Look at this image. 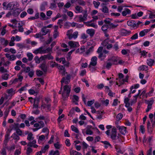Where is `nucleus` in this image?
I'll return each instance as SVG.
<instances>
[{"label": "nucleus", "instance_id": "obj_1", "mask_svg": "<svg viewBox=\"0 0 155 155\" xmlns=\"http://www.w3.org/2000/svg\"><path fill=\"white\" fill-rule=\"evenodd\" d=\"M71 86L66 85L63 87V90L62 93V99L63 100L65 101L68 97L71 91Z\"/></svg>", "mask_w": 155, "mask_h": 155}, {"label": "nucleus", "instance_id": "obj_2", "mask_svg": "<svg viewBox=\"0 0 155 155\" xmlns=\"http://www.w3.org/2000/svg\"><path fill=\"white\" fill-rule=\"evenodd\" d=\"M84 12L85 13H84L83 16L81 15L78 16L79 19L77 21H78L81 22L87 20L88 16L87 10H85Z\"/></svg>", "mask_w": 155, "mask_h": 155}, {"label": "nucleus", "instance_id": "obj_3", "mask_svg": "<svg viewBox=\"0 0 155 155\" xmlns=\"http://www.w3.org/2000/svg\"><path fill=\"white\" fill-rule=\"evenodd\" d=\"M91 62L88 66L89 68H91V66H95L97 64V58L96 56H94L91 59Z\"/></svg>", "mask_w": 155, "mask_h": 155}, {"label": "nucleus", "instance_id": "obj_4", "mask_svg": "<svg viewBox=\"0 0 155 155\" xmlns=\"http://www.w3.org/2000/svg\"><path fill=\"white\" fill-rule=\"evenodd\" d=\"M120 34L123 36L128 35L131 33V31H127L124 29H121L120 31Z\"/></svg>", "mask_w": 155, "mask_h": 155}, {"label": "nucleus", "instance_id": "obj_5", "mask_svg": "<svg viewBox=\"0 0 155 155\" xmlns=\"http://www.w3.org/2000/svg\"><path fill=\"white\" fill-rule=\"evenodd\" d=\"M69 45L72 48L78 47L79 45V43L77 42H74L73 41H70L68 42Z\"/></svg>", "mask_w": 155, "mask_h": 155}, {"label": "nucleus", "instance_id": "obj_6", "mask_svg": "<svg viewBox=\"0 0 155 155\" xmlns=\"http://www.w3.org/2000/svg\"><path fill=\"white\" fill-rule=\"evenodd\" d=\"M53 57L50 54H49L47 55H45L41 57V61L45 60L46 59H48V60L53 59Z\"/></svg>", "mask_w": 155, "mask_h": 155}, {"label": "nucleus", "instance_id": "obj_7", "mask_svg": "<svg viewBox=\"0 0 155 155\" xmlns=\"http://www.w3.org/2000/svg\"><path fill=\"white\" fill-rule=\"evenodd\" d=\"M5 55L8 59L11 61H13L16 58V56L14 54L10 55L9 54L7 53Z\"/></svg>", "mask_w": 155, "mask_h": 155}, {"label": "nucleus", "instance_id": "obj_8", "mask_svg": "<svg viewBox=\"0 0 155 155\" xmlns=\"http://www.w3.org/2000/svg\"><path fill=\"white\" fill-rule=\"evenodd\" d=\"M20 12V10L19 8H17L15 10H12V15L15 17H17Z\"/></svg>", "mask_w": 155, "mask_h": 155}, {"label": "nucleus", "instance_id": "obj_9", "mask_svg": "<svg viewBox=\"0 0 155 155\" xmlns=\"http://www.w3.org/2000/svg\"><path fill=\"white\" fill-rule=\"evenodd\" d=\"M127 24L129 26L133 28L136 27V23L134 20L128 21L127 22Z\"/></svg>", "mask_w": 155, "mask_h": 155}, {"label": "nucleus", "instance_id": "obj_10", "mask_svg": "<svg viewBox=\"0 0 155 155\" xmlns=\"http://www.w3.org/2000/svg\"><path fill=\"white\" fill-rule=\"evenodd\" d=\"M18 78H15L12 81V84L15 83L16 82L19 81L21 82L22 81L23 79V77L20 75H18Z\"/></svg>", "mask_w": 155, "mask_h": 155}, {"label": "nucleus", "instance_id": "obj_11", "mask_svg": "<svg viewBox=\"0 0 155 155\" xmlns=\"http://www.w3.org/2000/svg\"><path fill=\"white\" fill-rule=\"evenodd\" d=\"M42 48L43 47H40L38 48L35 50L33 52L36 54H37L38 53L41 54L45 53V52H44V51L42 50Z\"/></svg>", "mask_w": 155, "mask_h": 155}, {"label": "nucleus", "instance_id": "obj_12", "mask_svg": "<svg viewBox=\"0 0 155 155\" xmlns=\"http://www.w3.org/2000/svg\"><path fill=\"white\" fill-rule=\"evenodd\" d=\"M126 127L124 126H121L119 127L118 129L120 132L123 135H124L126 132Z\"/></svg>", "mask_w": 155, "mask_h": 155}, {"label": "nucleus", "instance_id": "obj_13", "mask_svg": "<svg viewBox=\"0 0 155 155\" xmlns=\"http://www.w3.org/2000/svg\"><path fill=\"white\" fill-rule=\"evenodd\" d=\"M8 40H5L4 38H0V44L6 46L8 44Z\"/></svg>", "mask_w": 155, "mask_h": 155}, {"label": "nucleus", "instance_id": "obj_14", "mask_svg": "<svg viewBox=\"0 0 155 155\" xmlns=\"http://www.w3.org/2000/svg\"><path fill=\"white\" fill-rule=\"evenodd\" d=\"M131 13L130 10L128 8H125L122 12V14L123 16H125L127 14H130Z\"/></svg>", "mask_w": 155, "mask_h": 155}, {"label": "nucleus", "instance_id": "obj_15", "mask_svg": "<svg viewBox=\"0 0 155 155\" xmlns=\"http://www.w3.org/2000/svg\"><path fill=\"white\" fill-rule=\"evenodd\" d=\"M40 67L45 73H46L47 71V67L45 63H43L41 64L40 65Z\"/></svg>", "mask_w": 155, "mask_h": 155}, {"label": "nucleus", "instance_id": "obj_16", "mask_svg": "<svg viewBox=\"0 0 155 155\" xmlns=\"http://www.w3.org/2000/svg\"><path fill=\"white\" fill-rule=\"evenodd\" d=\"M87 32L90 35V36L92 37L95 34V31L93 29H88L87 31Z\"/></svg>", "mask_w": 155, "mask_h": 155}, {"label": "nucleus", "instance_id": "obj_17", "mask_svg": "<svg viewBox=\"0 0 155 155\" xmlns=\"http://www.w3.org/2000/svg\"><path fill=\"white\" fill-rule=\"evenodd\" d=\"M45 35V33H44V32H42V31L41 30L39 33L36 34L35 35V36L36 38L41 37L43 38V37L42 36Z\"/></svg>", "mask_w": 155, "mask_h": 155}, {"label": "nucleus", "instance_id": "obj_18", "mask_svg": "<svg viewBox=\"0 0 155 155\" xmlns=\"http://www.w3.org/2000/svg\"><path fill=\"white\" fill-rule=\"evenodd\" d=\"M108 28V25L107 24H105L102 26L101 29L104 33H106L107 32V30Z\"/></svg>", "mask_w": 155, "mask_h": 155}, {"label": "nucleus", "instance_id": "obj_19", "mask_svg": "<svg viewBox=\"0 0 155 155\" xmlns=\"http://www.w3.org/2000/svg\"><path fill=\"white\" fill-rule=\"evenodd\" d=\"M107 61H110L111 62L112 64H115V63L117 62V60L116 58L115 57H112L108 59Z\"/></svg>", "mask_w": 155, "mask_h": 155}, {"label": "nucleus", "instance_id": "obj_20", "mask_svg": "<svg viewBox=\"0 0 155 155\" xmlns=\"http://www.w3.org/2000/svg\"><path fill=\"white\" fill-rule=\"evenodd\" d=\"M152 127H151L150 123L149 121H148L147 124V131L149 133H151L153 131Z\"/></svg>", "mask_w": 155, "mask_h": 155}, {"label": "nucleus", "instance_id": "obj_21", "mask_svg": "<svg viewBox=\"0 0 155 155\" xmlns=\"http://www.w3.org/2000/svg\"><path fill=\"white\" fill-rule=\"evenodd\" d=\"M101 142L103 143H104V144L105 145V146H104V147L105 148H107L108 147H111V145L107 141H101Z\"/></svg>", "mask_w": 155, "mask_h": 155}, {"label": "nucleus", "instance_id": "obj_22", "mask_svg": "<svg viewBox=\"0 0 155 155\" xmlns=\"http://www.w3.org/2000/svg\"><path fill=\"white\" fill-rule=\"evenodd\" d=\"M129 99L128 98H125L124 99V103L125 104V106L126 107H128L129 106H130V104L129 102Z\"/></svg>", "mask_w": 155, "mask_h": 155}, {"label": "nucleus", "instance_id": "obj_23", "mask_svg": "<svg viewBox=\"0 0 155 155\" xmlns=\"http://www.w3.org/2000/svg\"><path fill=\"white\" fill-rule=\"evenodd\" d=\"M47 5V2H43L41 5L40 10L41 11H43L45 9V6Z\"/></svg>", "mask_w": 155, "mask_h": 155}, {"label": "nucleus", "instance_id": "obj_24", "mask_svg": "<svg viewBox=\"0 0 155 155\" xmlns=\"http://www.w3.org/2000/svg\"><path fill=\"white\" fill-rule=\"evenodd\" d=\"M113 142L116 144H117V143L122 142L123 141L119 137V136H117V137L116 138V139L113 140Z\"/></svg>", "mask_w": 155, "mask_h": 155}, {"label": "nucleus", "instance_id": "obj_25", "mask_svg": "<svg viewBox=\"0 0 155 155\" xmlns=\"http://www.w3.org/2000/svg\"><path fill=\"white\" fill-rule=\"evenodd\" d=\"M115 148L117 152L120 153H123L120 150V147L119 145L117 144H115Z\"/></svg>", "mask_w": 155, "mask_h": 155}, {"label": "nucleus", "instance_id": "obj_26", "mask_svg": "<svg viewBox=\"0 0 155 155\" xmlns=\"http://www.w3.org/2000/svg\"><path fill=\"white\" fill-rule=\"evenodd\" d=\"M49 147V145H45V147H42L41 150L40 151L42 153H45L46 150L48 149Z\"/></svg>", "mask_w": 155, "mask_h": 155}, {"label": "nucleus", "instance_id": "obj_27", "mask_svg": "<svg viewBox=\"0 0 155 155\" xmlns=\"http://www.w3.org/2000/svg\"><path fill=\"white\" fill-rule=\"evenodd\" d=\"M154 62V60H152L151 59H150L147 60V64L149 66H152Z\"/></svg>", "mask_w": 155, "mask_h": 155}, {"label": "nucleus", "instance_id": "obj_28", "mask_svg": "<svg viewBox=\"0 0 155 155\" xmlns=\"http://www.w3.org/2000/svg\"><path fill=\"white\" fill-rule=\"evenodd\" d=\"M27 56L28 57V60L29 61H31L32 60L33 56L31 53H28L27 54Z\"/></svg>", "mask_w": 155, "mask_h": 155}, {"label": "nucleus", "instance_id": "obj_29", "mask_svg": "<svg viewBox=\"0 0 155 155\" xmlns=\"http://www.w3.org/2000/svg\"><path fill=\"white\" fill-rule=\"evenodd\" d=\"M9 76V74L7 73L4 74L2 75V78L3 80H7L8 79Z\"/></svg>", "mask_w": 155, "mask_h": 155}, {"label": "nucleus", "instance_id": "obj_30", "mask_svg": "<svg viewBox=\"0 0 155 155\" xmlns=\"http://www.w3.org/2000/svg\"><path fill=\"white\" fill-rule=\"evenodd\" d=\"M50 155H59V153L58 150H57L55 151L51 150L49 153Z\"/></svg>", "mask_w": 155, "mask_h": 155}, {"label": "nucleus", "instance_id": "obj_31", "mask_svg": "<svg viewBox=\"0 0 155 155\" xmlns=\"http://www.w3.org/2000/svg\"><path fill=\"white\" fill-rule=\"evenodd\" d=\"M75 10L78 12H81L83 10L82 8L81 7L79 6H77L75 7Z\"/></svg>", "mask_w": 155, "mask_h": 155}, {"label": "nucleus", "instance_id": "obj_32", "mask_svg": "<svg viewBox=\"0 0 155 155\" xmlns=\"http://www.w3.org/2000/svg\"><path fill=\"white\" fill-rule=\"evenodd\" d=\"M102 12L105 13H107L108 12V9L107 7L106 6H104L103 8L101 9Z\"/></svg>", "mask_w": 155, "mask_h": 155}, {"label": "nucleus", "instance_id": "obj_33", "mask_svg": "<svg viewBox=\"0 0 155 155\" xmlns=\"http://www.w3.org/2000/svg\"><path fill=\"white\" fill-rule=\"evenodd\" d=\"M33 134L31 133L28 134L27 137V139L29 141L33 140L34 137H32Z\"/></svg>", "mask_w": 155, "mask_h": 155}, {"label": "nucleus", "instance_id": "obj_34", "mask_svg": "<svg viewBox=\"0 0 155 155\" xmlns=\"http://www.w3.org/2000/svg\"><path fill=\"white\" fill-rule=\"evenodd\" d=\"M12 137L13 139L16 140H18L20 139L19 136L17 135L15 133H13Z\"/></svg>", "mask_w": 155, "mask_h": 155}, {"label": "nucleus", "instance_id": "obj_35", "mask_svg": "<svg viewBox=\"0 0 155 155\" xmlns=\"http://www.w3.org/2000/svg\"><path fill=\"white\" fill-rule=\"evenodd\" d=\"M71 129L73 131L75 132V133H79V131L77 128L75 127L73 125H72L71 127Z\"/></svg>", "mask_w": 155, "mask_h": 155}, {"label": "nucleus", "instance_id": "obj_36", "mask_svg": "<svg viewBox=\"0 0 155 155\" xmlns=\"http://www.w3.org/2000/svg\"><path fill=\"white\" fill-rule=\"evenodd\" d=\"M108 38L102 42V45L104 46H106L107 44H108Z\"/></svg>", "mask_w": 155, "mask_h": 155}, {"label": "nucleus", "instance_id": "obj_37", "mask_svg": "<svg viewBox=\"0 0 155 155\" xmlns=\"http://www.w3.org/2000/svg\"><path fill=\"white\" fill-rule=\"evenodd\" d=\"M147 68L148 67L147 66L145 65H142L139 67V69L140 71H143L144 70H147Z\"/></svg>", "mask_w": 155, "mask_h": 155}, {"label": "nucleus", "instance_id": "obj_38", "mask_svg": "<svg viewBox=\"0 0 155 155\" xmlns=\"http://www.w3.org/2000/svg\"><path fill=\"white\" fill-rule=\"evenodd\" d=\"M34 59L35 61V62L37 63H39L40 62V60H41V57L39 58L38 56H35Z\"/></svg>", "mask_w": 155, "mask_h": 155}, {"label": "nucleus", "instance_id": "obj_39", "mask_svg": "<svg viewBox=\"0 0 155 155\" xmlns=\"http://www.w3.org/2000/svg\"><path fill=\"white\" fill-rule=\"evenodd\" d=\"M26 150V154L27 155H30V153L32 152V149L30 147H28Z\"/></svg>", "mask_w": 155, "mask_h": 155}, {"label": "nucleus", "instance_id": "obj_40", "mask_svg": "<svg viewBox=\"0 0 155 155\" xmlns=\"http://www.w3.org/2000/svg\"><path fill=\"white\" fill-rule=\"evenodd\" d=\"M46 29V28H45V27L44 26L41 29L42 32H44V33H45L46 35L49 32V29Z\"/></svg>", "mask_w": 155, "mask_h": 155}, {"label": "nucleus", "instance_id": "obj_41", "mask_svg": "<svg viewBox=\"0 0 155 155\" xmlns=\"http://www.w3.org/2000/svg\"><path fill=\"white\" fill-rule=\"evenodd\" d=\"M45 139V136L42 135L41 136H40L39 137L38 139V142H41V141L42 140H44Z\"/></svg>", "mask_w": 155, "mask_h": 155}, {"label": "nucleus", "instance_id": "obj_42", "mask_svg": "<svg viewBox=\"0 0 155 155\" xmlns=\"http://www.w3.org/2000/svg\"><path fill=\"white\" fill-rule=\"evenodd\" d=\"M65 79H67L68 81H67V83H69L70 81L71 75L70 74H67L66 76L65 77Z\"/></svg>", "mask_w": 155, "mask_h": 155}, {"label": "nucleus", "instance_id": "obj_43", "mask_svg": "<svg viewBox=\"0 0 155 155\" xmlns=\"http://www.w3.org/2000/svg\"><path fill=\"white\" fill-rule=\"evenodd\" d=\"M117 134H111L110 135V137L113 140L116 139V138L117 137Z\"/></svg>", "mask_w": 155, "mask_h": 155}, {"label": "nucleus", "instance_id": "obj_44", "mask_svg": "<svg viewBox=\"0 0 155 155\" xmlns=\"http://www.w3.org/2000/svg\"><path fill=\"white\" fill-rule=\"evenodd\" d=\"M108 25V28H115L118 25H114L113 23H110L109 25Z\"/></svg>", "mask_w": 155, "mask_h": 155}, {"label": "nucleus", "instance_id": "obj_45", "mask_svg": "<svg viewBox=\"0 0 155 155\" xmlns=\"http://www.w3.org/2000/svg\"><path fill=\"white\" fill-rule=\"evenodd\" d=\"M36 73L38 76H41L43 74L42 72L40 70H37Z\"/></svg>", "mask_w": 155, "mask_h": 155}, {"label": "nucleus", "instance_id": "obj_46", "mask_svg": "<svg viewBox=\"0 0 155 155\" xmlns=\"http://www.w3.org/2000/svg\"><path fill=\"white\" fill-rule=\"evenodd\" d=\"M94 102V100L88 101L87 102V105L88 106H91Z\"/></svg>", "mask_w": 155, "mask_h": 155}, {"label": "nucleus", "instance_id": "obj_47", "mask_svg": "<svg viewBox=\"0 0 155 155\" xmlns=\"http://www.w3.org/2000/svg\"><path fill=\"white\" fill-rule=\"evenodd\" d=\"M138 38V35L137 33H136L130 38V39L132 40H135L137 39Z\"/></svg>", "mask_w": 155, "mask_h": 155}, {"label": "nucleus", "instance_id": "obj_48", "mask_svg": "<svg viewBox=\"0 0 155 155\" xmlns=\"http://www.w3.org/2000/svg\"><path fill=\"white\" fill-rule=\"evenodd\" d=\"M154 102L153 100L150 101L148 100L146 101V103L148 105L152 106Z\"/></svg>", "mask_w": 155, "mask_h": 155}, {"label": "nucleus", "instance_id": "obj_49", "mask_svg": "<svg viewBox=\"0 0 155 155\" xmlns=\"http://www.w3.org/2000/svg\"><path fill=\"white\" fill-rule=\"evenodd\" d=\"M9 112V110H8L7 109H6L5 111L4 114H5V116L4 117V119L5 120H6L7 117L8 113Z\"/></svg>", "mask_w": 155, "mask_h": 155}, {"label": "nucleus", "instance_id": "obj_50", "mask_svg": "<svg viewBox=\"0 0 155 155\" xmlns=\"http://www.w3.org/2000/svg\"><path fill=\"white\" fill-rule=\"evenodd\" d=\"M40 16L41 17H42L43 19L44 20L48 19V18H46V15H45V14L43 12H42L41 13Z\"/></svg>", "mask_w": 155, "mask_h": 155}, {"label": "nucleus", "instance_id": "obj_51", "mask_svg": "<svg viewBox=\"0 0 155 155\" xmlns=\"http://www.w3.org/2000/svg\"><path fill=\"white\" fill-rule=\"evenodd\" d=\"M93 4L94 5V6L95 8H97L100 4V2H97L95 1H94L93 2Z\"/></svg>", "mask_w": 155, "mask_h": 155}, {"label": "nucleus", "instance_id": "obj_52", "mask_svg": "<svg viewBox=\"0 0 155 155\" xmlns=\"http://www.w3.org/2000/svg\"><path fill=\"white\" fill-rule=\"evenodd\" d=\"M13 10V8L11 9V11L10 12H8L7 14L6 15V17L7 18H9L10 16L12 15V10Z\"/></svg>", "mask_w": 155, "mask_h": 155}, {"label": "nucleus", "instance_id": "obj_53", "mask_svg": "<svg viewBox=\"0 0 155 155\" xmlns=\"http://www.w3.org/2000/svg\"><path fill=\"white\" fill-rule=\"evenodd\" d=\"M140 129L141 132L143 134H144L145 132V128L143 125L140 126Z\"/></svg>", "mask_w": 155, "mask_h": 155}, {"label": "nucleus", "instance_id": "obj_54", "mask_svg": "<svg viewBox=\"0 0 155 155\" xmlns=\"http://www.w3.org/2000/svg\"><path fill=\"white\" fill-rule=\"evenodd\" d=\"M19 124L18 123H15L13 127L15 130H16L17 129H19Z\"/></svg>", "mask_w": 155, "mask_h": 155}, {"label": "nucleus", "instance_id": "obj_55", "mask_svg": "<svg viewBox=\"0 0 155 155\" xmlns=\"http://www.w3.org/2000/svg\"><path fill=\"white\" fill-rule=\"evenodd\" d=\"M123 114H118L116 117L117 119H118V120H120L123 117Z\"/></svg>", "mask_w": 155, "mask_h": 155}, {"label": "nucleus", "instance_id": "obj_56", "mask_svg": "<svg viewBox=\"0 0 155 155\" xmlns=\"http://www.w3.org/2000/svg\"><path fill=\"white\" fill-rule=\"evenodd\" d=\"M74 51V50H72L68 53L67 54L68 57H67V58L68 60L69 59H70V56L71 54L72 53V52Z\"/></svg>", "mask_w": 155, "mask_h": 155}, {"label": "nucleus", "instance_id": "obj_57", "mask_svg": "<svg viewBox=\"0 0 155 155\" xmlns=\"http://www.w3.org/2000/svg\"><path fill=\"white\" fill-rule=\"evenodd\" d=\"M78 3L80 5L83 6L84 5H85V2L84 1L81 0L78 1Z\"/></svg>", "mask_w": 155, "mask_h": 155}, {"label": "nucleus", "instance_id": "obj_58", "mask_svg": "<svg viewBox=\"0 0 155 155\" xmlns=\"http://www.w3.org/2000/svg\"><path fill=\"white\" fill-rule=\"evenodd\" d=\"M12 5V4L11 3H9L7 5L6 8H3L5 10H7L9 8H10L11 7Z\"/></svg>", "mask_w": 155, "mask_h": 155}, {"label": "nucleus", "instance_id": "obj_59", "mask_svg": "<svg viewBox=\"0 0 155 155\" xmlns=\"http://www.w3.org/2000/svg\"><path fill=\"white\" fill-rule=\"evenodd\" d=\"M64 114H62L61 116H59L58 119V122L59 123H60L61 121V119H62L64 117Z\"/></svg>", "mask_w": 155, "mask_h": 155}, {"label": "nucleus", "instance_id": "obj_60", "mask_svg": "<svg viewBox=\"0 0 155 155\" xmlns=\"http://www.w3.org/2000/svg\"><path fill=\"white\" fill-rule=\"evenodd\" d=\"M86 134L87 135H91L93 134V132L91 130H87L86 131Z\"/></svg>", "mask_w": 155, "mask_h": 155}, {"label": "nucleus", "instance_id": "obj_61", "mask_svg": "<svg viewBox=\"0 0 155 155\" xmlns=\"http://www.w3.org/2000/svg\"><path fill=\"white\" fill-rule=\"evenodd\" d=\"M101 102L103 104H105L106 106H107L109 104V101L106 99L105 101L101 100Z\"/></svg>", "mask_w": 155, "mask_h": 155}, {"label": "nucleus", "instance_id": "obj_62", "mask_svg": "<svg viewBox=\"0 0 155 155\" xmlns=\"http://www.w3.org/2000/svg\"><path fill=\"white\" fill-rule=\"evenodd\" d=\"M112 64L111 62H109L107 63L106 66V67L107 69H109L110 68L111 66L112 65Z\"/></svg>", "mask_w": 155, "mask_h": 155}, {"label": "nucleus", "instance_id": "obj_63", "mask_svg": "<svg viewBox=\"0 0 155 155\" xmlns=\"http://www.w3.org/2000/svg\"><path fill=\"white\" fill-rule=\"evenodd\" d=\"M54 146L56 149H59L60 148L61 145L58 144V142L54 144Z\"/></svg>", "mask_w": 155, "mask_h": 155}, {"label": "nucleus", "instance_id": "obj_64", "mask_svg": "<svg viewBox=\"0 0 155 155\" xmlns=\"http://www.w3.org/2000/svg\"><path fill=\"white\" fill-rule=\"evenodd\" d=\"M152 148L150 147L149 150L147 152V155H152Z\"/></svg>", "mask_w": 155, "mask_h": 155}]
</instances>
